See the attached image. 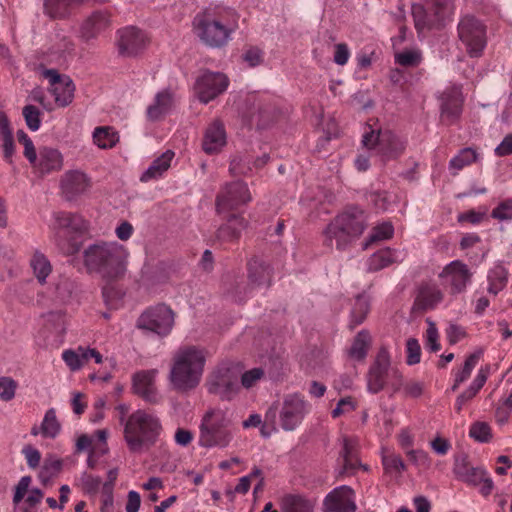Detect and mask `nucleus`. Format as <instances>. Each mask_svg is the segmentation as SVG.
Listing matches in <instances>:
<instances>
[{"mask_svg":"<svg viewBox=\"0 0 512 512\" xmlns=\"http://www.w3.org/2000/svg\"><path fill=\"white\" fill-rule=\"evenodd\" d=\"M495 154L499 157L512 154V133L506 135L502 142L495 148Z\"/></svg>","mask_w":512,"mask_h":512,"instance_id":"64","label":"nucleus"},{"mask_svg":"<svg viewBox=\"0 0 512 512\" xmlns=\"http://www.w3.org/2000/svg\"><path fill=\"white\" fill-rule=\"evenodd\" d=\"M229 171L233 176H249L252 171V160L248 155L235 156L229 166Z\"/></svg>","mask_w":512,"mask_h":512,"instance_id":"45","label":"nucleus"},{"mask_svg":"<svg viewBox=\"0 0 512 512\" xmlns=\"http://www.w3.org/2000/svg\"><path fill=\"white\" fill-rule=\"evenodd\" d=\"M81 480L84 490L88 493H96L101 485V478L91 474H83Z\"/></svg>","mask_w":512,"mask_h":512,"instance_id":"63","label":"nucleus"},{"mask_svg":"<svg viewBox=\"0 0 512 512\" xmlns=\"http://www.w3.org/2000/svg\"><path fill=\"white\" fill-rule=\"evenodd\" d=\"M17 383L10 377H0V398L3 401H10L15 396Z\"/></svg>","mask_w":512,"mask_h":512,"instance_id":"54","label":"nucleus"},{"mask_svg":"<svg viewBox=\"0 0 512 512\" xmlns=\"http://www.w3.org/2000/svg\"><path fill=\"white\" fill-rule=\"evenodd\" d=\"M488 292L496 296L508 282V272L503 266L494 267L488 274Z\"/></svg>","mask_w":512,"mask_h":512,"instance_id":"39","label":"nucleus"},{"mask_svg":"<svg viewBox=\"0 0 512 512\" xmlns=\"http://www.w3.org/2000/svg\"><path fill=\"white\" fill-rule=\"evenodd\" d=\"M428 324V328L426 330V346L432 351L437 352L440 350V344H439V334L437 327L433 321L430 319L426 320Z\"/></svg>","mask_w":512,"mask_h":512,"instance_id":"55","label":"nucleus"},{"mask_svg":"<svg viewBox=\"0 0 512 512\" xmlns=\"http://www.w3.org/2000/svg\"><path fill=\"white\" fill-rule=\"evenodd\" d=\"M469 471L463 481L474 486H480V493L483 496H488L492 492L494 484L487 472L481 467H474Z\"/></svg>","mask_w":512,"mask_h":512,"instance_id":"34","label":"nucleus"},{"mask_svg":"<svg viewBox=\"0 0 512 512\" xmlns=\"http://www.w3.org/2000/svg\"><path fill=\"white\" fill-rule=\"evenodd\" d=\"M231 420L224 410L208 409L202 416L199 426V445L203 448H225L232 439Z\"/></svg>","mask_w":512,"mask_h":512,"instance_id":"6","label":"nucleus"},{"mask_svg":"<svg viewBox=\"0 0 512 512\" xmlns=\"http://www.w3.org/2000/svg\"><path fill=\"white\" fill-rule=\"evenodd\" d=\"M477 160V153L474 149L467 147L460 150V152L453 157L449 162V168L455 170L454 175L464 167L472 164Z\"/></svg>","mask_w":512,"mask_h":512,"instance_id":"42","label":"nucleus"},{"mask_svg":"<svg viewBox=\"0 0 512 512\" xmlns=\"http://www.w3.org/2000/svg\"><path fill=\"white\" fill-rule=\"evenodd\" d=\"M173 106V95L168 90L159 92L155 97L154 104L147 109L149 119L155 121L167 114Z\"/></svg>","mask_w":512,"mask_h":512,"instance_id":"32","label":"nucleus"},{"mask_svg":"<svg viewBox=\"0 0 512 512\" xmlns=\"http://www.w3.org/2000/svg\"><path fill=\"white\" fill-rule=\"evenodd\" d=\"M30 266L39 283L44 284L52 271L48 258L43 253L35 251L30 259Z\"/></svg>","mask_w":512,"mask_h":512,"instance_id":"37","label":"nucleus"},{"mask_svg":"<svg viewBox=\"0 0 512 512\" xmlns=\"http://www.w3.org/2000/svg\"><path fill=\"white\" fill-rule=\"evenodd\" d=\"M412 15L414 18L415 28L421 33L424 29L435 28L434 25H430L428 12L425 5H413Z\"/></svg>","mask_w":512,"mask_h":512,"instance_id":"47","label":"nucleus"},{"mask_svg":"<svg viewBox=\"0 0 512 512\" xmlns=\"http://www.w3.org/2000/svg\"><path fill=\"white\" fill-rule=\"evenodd\" d=\"M117 36V49L122 57H134L145 48V35L134 26L118 30Z\"/></svg>","mask_w":512,"mask_h":512,"instance_id":"16","label":"nucleus"},{"mask_svg":"<svg viewBox=\"0 0 512 512\" xmlns=\"http://www.w3.org/2000/svg\"><path fill=\"white\" fill-rule=\"evenodd\" d=\"M57 234L66 231L68 233L81 234L87 230V223L83 217L77 213L59 211L53 214Z\"/></svg>","mask_w":512,"mask_h":512,"instance_id":"25","label":"nucleus"},{"mask_svg":"<svg viewBox=\"0 0 512 512\" xmlns=\"http://www.w3.org/2000/svg\"><path fill=\"white\" fill-rule=\"evenodd\" d=\"M174 157V152L171 150L165 151L162 155L156 158L151 165L147 168L145 172L140 177L142 182H148L153 179H157L162 174L168 170L170 167L171 161Z\"/></svg>","mask_w":512,"mask_h":512,"instance_id":"30","label":"nucleus"},{"mask_svg":"<svg viewBox=\"0 0 512 512\" xmlns=\"http://www.w3.org/2000/svg\"><path fill=\"white\" fill-rule=\"evenodd\" d=\"M312 504L300 495H286L281 501L282 512H312Z\"/></svg>","mask_w":512,"mask_h":512,"instance_id":"38","label":"nucleus"},{"mask_svg":"<svg viewBox=\"0 0 512 512\" xmlns=\"http://www.w3.org/2000/svg\"><path fill=\"white\" fill-rule=\"evenodd\" d=\"M174 326V312L165 304L145 310L137 320V327L160 336L168 335Z\"/></svg>","mask_w":512,"mask_h":512,"instance_id":"11","label":"nucleus"},{"mask_svg":"<svg viewBox=\"0 0 512 512\" xmlns=\"http://www.w3.org/2000/svg\"><path fill=\"white\" fill-rule=\"evenodd\" d=\"M33 171L39 177L58 172L63 167V156L59 150L52 147H41L38 151L36 161L31 164Z\"/></svg>","mask_w":512,"mask_h":512,"instance_id":"19","label":"nucleus"},{"mask_svg":"<svg viewBox=\"0 0 512 512\" xmlns=\"http://www.w3.org/2000/svg\"><path fill=\"white\" fill-rule=\"evenodd\" d=\"M251 201L248 186L243 181H233L226 184L216 197V210L222 214Z\"/></svg>","mask_w":512,"mask_h":512,"instance_id":"12","label":"nucleus"},{"mask_svg":"<svg viewBox=\"0 0 512 512\" xmlns=\"http://www.w3.org/2000/svg\"><path fill=\"white\" fill-rule=\"evenodd\" d=\"M363 211L351 209L337 215L324 230V244L338 250H345L353 241L359 238L366 228Z\"/></svg>","mask_w":512,"mask_h":512,"instance_id":"4","label":"nucleus"},{"mask_svg":"<svg viewBox=\"0 0 512 512\" xmlns=\"http://www.w3.org/2000/svg\"><path fill=\"white\" fill-rule=\"evenodd\" d=\"M110 14L105 10L94 11L81 24L80 37L83 41L89 42L95 39L110 26Z\"/></svg>","mask_w":512,"mask_h":512,"instance_id":"22","label":"nucleus"},{"mask_svg":"<svg viewBox=\"0 0 512 512\" xmlns=\"http://www.w3.org/2000/svg\"><path fill=\"white\" fill-rule=\"evenodd\" d=\"M308 412V403L299 394L287 395L279 414L280 425L285 431H293Z\"/></svg>","mask_w":512,"mask_h":512,"instance_id":"15","label":"nucleus"},{"mask_svg":"<svg viewBox=\"0 0 512 512\" xmlns=\"http://www.w3.org/2000/svg\"><path fill=\"white\" fill-rule=\"evenodd\" d=\"M393 233H394V228H393L392 224L387 223V222L374 227L364 248H367L370 244H372L374 242L392 238Z\"/></svg>","mask_w":512,"mask_h":512,"instance_id":"48","label":"nucleus"},{"mask_svg":"<svg viewBox=\"0 0 512 512\" xmlns=\"http://www.w3.org/2000/svg\"><path fill=\"white\" fill-rule=\"evenodd\" d=\"M228 85L229 79L225 74L206 71L197 78L194 89L200 102L207 104L222 94Z\"/></svg>","mask_w":512,"mask_h":512,"instance_id":"14","label":"nucleus"},{"mask_svg":"<svg viewBox=\"0 0 512 512\" xmlns=\"http://www.w3.org/2000/svg\"><path fill=\"white\" fill-rule=\"evenodd\" d=\"M370 306L368 300L364 296H357L355 303L351 310V321L349 323L350 329H354L356 326L363 323L369 312Z\"/></svg>","mask_w":512,"mask_h":512,"instance_id":"40","label":"nucleus"},{"mask_svg":"<svg viewBox=\"0 0 512 512\" xmlns=\"http://www.w3.org/2000/svg\"><path fill=\"white\" fill-rule=\"evenodd\" d=\"M363 145L368 149H377L383 161L399 157L405 150L404 142L389 130L377 132L371 130L363 135Z\"/></svg>","mask_w":512,"mask_h":512,"instance_id":"10","label":"nucleus"},{"mask_svg":"<svg viewBox=\"0 0 512 512\" xmlns=\"http://www.w3.org/2000/svg\"><path fill=\"white\" fill-rule=\"evenodd\" d=\"M388 385L393 393H397L403 386V375L394 367H391L390 355L386 348L379 349L375 360L367 373L368 391L377 394Z\"/></svg>","mask_w":512,"mask_h":512,"instance_id":"7","label":"nucleus"},{"mask_svg":"<svg viewBox=\"0 0 512 512\" xmlns=\"http://www.w3.org/2000/svg\"><path fill=\"white\" fill-rule=\"evenodd\" d=\"M85 0H44L45 13L53 19L65 18L70 10Z\"/></svg>","mask_w":512,"mask_h":512,"instance_id":"33","label":"nucleus"},{"mask_svg":"<svg viewBox=\"0 0 512 512\" xmlns=\"http://www.w3.org/2000/svg\"><path fill=\"white\" fill-rule=\"evenodd\" d=\"M472 272L468 266L460 260H455L447 264L439 273L438 277L442 280V285L448 289L451 295L463 293L467 285L471 282Z\"/></svg>","mask_w":512,"mask_h":512,"instance_id":"13","label":"nucleus"},{"mask_svg":"<svg viewBox=\"0 0 512 512\" xmlns=\"http://www.w3.org/2000/svg\"><path fill=\"white\" fill-rule=\"evenodd\" d=\"M245 226L246 223L243 217L238 214H230L226 218V223L218 228L216 238L221 243L235 242L240 238Z\"/></svg>","mask_w":512,"mask_h":512,"instance_id":"27","label":"nucleus"},{"mask_svg":"<svg viewBox=\"0 0 512 512\" xmlns=\"http://www.w3.org/2000/svg\"><path fill=\"white\" fill-rule=\"evenodd\" d=\"M66 330L67 319L65 313L61 311H53L49 312L45 316V331L50 334L47 338H52V345L59 346L63 343Z\"/></svg>","mask_w":512,"mask_h":512,"instance_id":"26","label":"nucleus"},{"mask_svg":"<svg viewBox=\"0 0 512 512\" xmlns=\"http://www.w3.org/2000/svg\"><path fill=\"white\" fill-rule=\"evenodd\" d=\"M155 374V370H143L135 373L132 379L134 393L150 403H156L158 400L154 384Z\"/></svg>","mask_w":512,"mask_h":512,"instance_id":"23","label":"nucleus"},{"mask_svg":"<svg viewBox=\"0 0 512 512\" xmlns=\"http://www.w3.org/2000/svg\"><path fill=\"white\" fill-rule=\"evenodd\" d=\"M206 356L196 346L180 348L172 359L169 380L176 391L188 392L195 389L202 378Z\"/></svg>","mask_w":512,"mask_h":512,"instance_id":"3","label":"nucleus"},{"mask_svg":"<svg viewBox=\"0 0 512 512\" xmlns=\"http://www.w3.org/2000/svg\"><path fill=\"white\" fill-rule=\"evenodd\" d=\"M424 5L428 12L430 25L441 28L451 11L450 0H426Z\"/></svg>","mask_w":512,"mask_h":512,"instance_id":"29","label":"nucleus"},{"mask_svg":"<svg viewBox=\"0 0 512 512\" xmlns=\"http://www.w3.org/2000/svg\"><path fill=\"white\" fill-rule=\"evenodd\" d=\"M128 258V249L116 241H98L83 251V264L87 272L97 274L108 284L124 278Z\"/></svg>","mask_w":512,"mask_h":512,"instance_id":"1","label":"nucleus"},{"mask_svg":"<svg viewBox=\"0 0 512 512\" xmlns=\"http://www.w3.org/2000/svg\"><path fill=\"white\" fill-rule=\"evenodd\" d=\"M264 372L260 368H253L241 375V384L245 388H251L263 376Z\"/></svg>","mask_w":512,"mask_h":512,"instance_id":"58","label":"nucleus"},{"mask_svg":"<svg viewBox=\"0 0 512 512\" xmlns=\"http://www.w3.org/2000/svg\"><path fill=\"white\" fill-rule=\"evenodd\" d=\"M90 186L89 178L78 170L65 172L60 180V187L67 200H73L83 194Z\"/></svg>","mask_w":512,"mask_h":512,"instance_id":"21","label":"nucleus"},{"mask_svg":"<svg viewBox=\"0 0 512 512\" xmlns=\"http://www.w3.org/2000/svg\"><path fill=\"white\" fill-rule=\"evenodd\" d=\"M22 453L25 455L27 464L30 468L35 469L39 466L41 454L37 449L27 445L23 448Z\"/></svg>","mask_w":512,"mask_h":512,"instance_id":"62","label":"nucleus"},{"mask_svg":"<svg viewBox=\"0 0 512 512\" xmlns=\"http://www.w3.org/2000/svg\"><path fill=\"white\" fill-rule=\"evenodd\" d=\"M31 477L30 476H23L18 484L15 487V492L13 495V504H14V511L13 512H32L28 508H23L20 503L23 500L25 494L27 493L29 486L31 484Z\"/></svg>","mask_w":512,"mask_h":512,"instance_id":"46","label":"nucleus"},{"mask_svg":"<svg viewBox=\"0 0 512 512\" xmlns=\"http://www.w3.org/2000/svg\"><path fill=\"white\" fill-rule=\"evenodd\" d=\"M479 358V352L472 353L466 358L462 370L455 376L457 378V382H465L470 377L473 368L479 361Z\"/></svg>","mask_w":512,"mask_h":512,"instance_id":"52","label":"nucleus"},{"mask_svg":"<svg viewBox=\"0 0 512 512\" xmlns=\"http://www.w3.org/2000/svg\"><path fill=\"white\" fill-rule=\"evenodd\" d=\"M248 279L255 286L269 287L272 279V269L263 260L254 257L247 264Z\"/></svg>","mask_w":512,"mask_h":512,"instance_id":"28","label":"nucleus"},{"mask_svg":"<svg viewBox=\"0 0 512 512\" xmlns=\"http://www.w3.org/2000/svg\"><path fill=\"white\" fill-rule=\"evenodd\" d=\"M355 494L351 487L343 485L333 489L324 499V512H355Z\"/></svg>","mask_w":512,"mask_h":512,"instance_id":"17","label":"nucleus"},{"mask_svg":"<svg viewBox=\"0 0 512 512\" xmlns=\"http://www.w3.org/2000/svg\"><path fill=\"white\" fill-rule=\"evenodd\" d=\"M340 455L343 458V473L353 472L359 466L367 470V466L361 465L359 462L357 443L348 437L343 438V448Z\"/></svg>","mask_w":512,"mask_h":512,"instance_id":"31","label":"nucleus"},{"mask_svg":"<svg viewBox=\"0 0 512 512\" xmlns=\"http://www.w3.org/2000/svg\"><path fill=\"white\" fill-rule=\"evenodd\" d=\"M226 145V131L219 120L213 121L204 133L202 148L207 154L219 152Z\"/></svg>","mask_w":512,"mask_h":512,"instance_id":"24","label":"nucleus"},{"mask_svg":"<svg viewBox=\"0 0 512 512\" xmlns=\"http://www.w3.org/2000/svg\"><path fill=\"white\" fill-rule=\"evenodd\" d=\"M393 252L391 249L386 248L375 252L368 259V270L371 272L379 271L394 262Z\"/></svg>","mask_w":512,"mask_h":512,"instance_id":"41","label":"nucleus"},{"mask_svg":"<svg viewBox=\"0 0 512 512\" xmlns=\"http://www.w3.org/2000/svg\"><path fill=\"white\" fill-rule=\"evenodd\" d=\"M239 378L240 373L236 367L222 364L209 375L206 387L210 394L218 396L221 400L230 401L240 390Z\"/></svg>","mask_w":512,"mask_h":512,"instance_id":"8","label":"nucleus"},{"mask_svg":"<svg viewBox=\"0 0 512 512\" xmlns=\"http://www.w3.org/2000/svg\"><path fill=\"white\" fill-rule=\"evenodd\" d=\"M162 427L159 419L143 410L133 412L124 427V439L131 452L139 453L155 444Z\"/></svg>","mask_w":512,"mask_h":512,"instance_id":"5","label":"nucleus"},{"mask_svg":"<svg viewBox=\"0 0 512 512\" xmlns=\"http://www.w3.org/2000/svg\"><path fill=\"white\" fill-rule=\"evenodd\" d=\"M407 456L418 467L426 469L431 464L428 453L423 450H409Z\"/></svg>","mask_w":512,"mask_h":512,"instance_id":"57","label":"nucleus"},{"mask_svg":"<svg viewBox=\"0 0 512 512\" xmlns=\"http://www.w3.org/2000/svg\"><path fill=\"white\" fill-rule=\"evenodd\" d=\"M408 365H415L420 362L421 347L416 338H409L406 343Z\"/></svg>","mask_w":512,"mask_h":512,"instance_id":"56","label":"nucleus"},{"mask_svg":"<svg viewBox=\"0 0 512 512\" xmlns=\"http://www.w3.org/2000/svg\"><path fill=\"white\" fill-rule=\"evenodd\" d=\"M50 91L55 97L56 104L60 107H66L74 98L75 85L70 77H65L62 83L55 88H50Z\"/></svg>","mask_w":512,"mask_h":512,"instance_id":"36","label":"nucleus"},{"mask_svg":"<svg viewBox=\"0 0 512 512\" xmlns=\"http://www.w3.org/2000/svg\"><path fill=\"white\" fill-rule=\"evenodd\" d=\"M239 15L228 7H208L196 14L193 28L200 41L210 48L225 47L239 28Z\"/></svg>","mask_w":512,"mask_h":512,"instance_id":"2","label":"nucleus"},{"mask_svg":"<svg viewBox=\"0 0 512 512\" xmlns=\"http://www.w3.org/2000/svg\"><path fill=\"white\" fill-rule=\"evenodd\" d=\"M355 409V405L351 397L342 398L338 401L336 407L332 410L331 415L333 418H337L340 415L351 412Z\"/></svg>","mask_w":512,"mask_h":512,"instance_id":"61","label":"nucleus"},{"mask_svg":"<svg viewBox=\"0 0 512 512\" xmlns=\"http://www.w3.org/2000/svg\"><path fill=\"white\" fill-rule=\"evenodd\" d=\"M27 127L31 131H37L41 125L40 110L34 105H26L22 111Z\"/></svg>","mask_w":512,"mask_h":512,"instance_id":"49","label":"nucleus"},{"mask_svg":"<svg viewBox=\"0 0 512 512\" xmlns=\"http://www.w3.org/2000/svg\"><path fill=\"white\" fill-rule=\"evenodd\" d=\"M444 294L437 284L431 282H422L416 292L413 312H425L434 309L442 302Z\"/></svg>","mask_w":512,"mask_h":512,"instance_id":"18","label":"nucleus"},{"mask_svg":"<svg viewBox=\"0 0 512 512\" xmlns=\"http://www.w3.org/2000/svg\"><path fill=\"white\" fill-rule=\"evenodd\" d=\"M383 466L387 471L397 470L403 471L405 469V464L400 456L391 454L383 457Z\"/></svg>","mask_w":512,"mask_h":512,"instance_id":"60","label":"nucleus"},{"mask_svg":"<svg viewBox=\"0 0 512 512\" xmlns=\"http://www.w3.org/2000/svg\"><path fill=\"white\" fill-rule=\"evenodd\" d=\"M371 345V336L367 330H361L355 336L352 345L348 351L350 358L357 361H363Z\"/></svg>","mask_w":512,"mask_h":512,"instance_id":"35","label":"nucleus"},{"mask_svg":"<svg viewBox=\"0 0 512 512\" xmlns=\"http://www.w3.org/2000/svg\"><path fill=\"white\" fill-rule=\"evenodd\" d=\"M458 37L470 57H479L486 46V25L473 15L463 16L457 27Z\"/></svg>","mask_w":512,"mask_h":512,"instance_id":"9","label":"nucleus"},{"mask_svg":"<svg viewBox=\"0 0 512 512\" xmlns=\"http://www.w3.org/2000/svg\"><path fill=\"white\" fill-rule=\"evenodd\" d=\"M469 435L479 442H488L491 438V429L485 422H476L471 426Z\"/></svg>","mask_w":512,"mask_h":512,"instance_id":"51","label":"nucleus"},{"mask_svg":"<svg viewBox=\"0 0 512 512\" xmlns=\"http://www.w3.org/2000/svg\"><path fill=\"white\" fill-rule=\"evenodd\" d=\"M421 53L418 51L407 50L395 55V62L404 67H416L421 62Z\"/></svg>","mask_w":512,"mask_h":512,"instance_id":"50","label":"nucleus"},{"mask_svg":"<svg viewBox=\"0 0 512 512\" xmlns=\"http://www.w3.org/2000/svg\"><path fill=\"white\" fill-rule=\"evenodd\" d=\"M61 430V425L56 417L53 408L46 411L43 422L40 427L41 434L46 438H55Z\"/></svg>","mask_w":512,"mask_h":512,"instance_id":"43","label":"nucleus"},{"mask_svg":"<svg viewBox=\"0 0 512 512\" xmlns=\"http://www.w3.org/2000/svg\"><path fill=\"white\" fill-rule=\"evenodd\" d=\"M62 358L72 371H77L82 367L78 350L67 349L63 352Z\"/></svg>","mask_w":512,"mask_h":512,"instance_id":"59","label":"nucleus"},{"mask_svg":"<svg viewBox=\"0 0 512 512\" xmlns=\"http://www.w3.org/2000/svg\"><path fill=\"white\" fill-rule=\"evenodd\" d=\"M463 97L459 87H451L442 94L441 117L451 125L460 117L462 112Z\"/></svg>","mask_w":512,"mask_h":512,"instance_id":"20","label":"nucleus"},{"mask_svg":"<svg viewBox=\"0 0 512 512\" xmlns=\"http://www.w3.org/2000/svg\"><path fill=\"white\" fill-rule=\"evenodd\" d=\"M93 140L99 148L107 149L116 144L118 137L109 127H98L93 133Z\"/></svg>","mask_w":512,"mask_h":512,"instance_id":"44","label":"nucleus"},{"mask_svg":"<svg viewBox=\"0 0 512 512\" xmlns=\"http://www.w3.org/2000/svg\"><path fill=\"white\" fill-rule=\"evenodd\" d=\"M494 219L504 221L512 219V199L500 202L491 212Z\"/></svg>","mask_w":512,"mask_h":512,"instance_id":"53","label":"nucleus"}]
</instances>
